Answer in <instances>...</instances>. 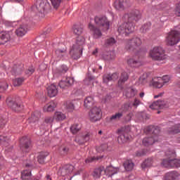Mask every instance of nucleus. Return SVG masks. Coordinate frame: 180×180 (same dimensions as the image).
Here are the masks:
<instances>
[{
    "instance_id": "f257e3e1",
    "label": "nucleus",
    "mask_w": 180,
    "mask_h": 180,
    "mask_svg": "<svg viewBox=\"0 0 180 180\" xmlns=\"http://www.w3.org/2000/svg\"><path fill=\"white\" fill-rule=\"evenodd\" d=\"M141 19V13L139 10H134L128 14H125L122 17L123 23L121 24L117 29L120 34H125L128 36L130 33L134 32L136 22Z\"/></svg>"
},
{
    "instance_id": "f03ea898",
    "label": "nucleus",
    "mask_w": 180,
    "mask_h": 180,
    "mask_svg": "<svg viewBox=\"0 0 180 180\" xmlns=\"http://www.w3.org/2000/svg\"><path fill=\"white\" fill-rule=\"evenodd\" d=\"M33 11L35 13H40L41 18L44 14L49 13L51 11V6L47 0H37L35 6L33 7Z\"/></svg>"
},
{
    "instance_id": "7ed1b4c3",
    "label": "nucleus",
    "mask_w": 180,
    "mask_h": 180,
    "mask_svg": "<svg viewBox=\"0 0 180 180\" xmlns=\"http://www.w3.org/2000/svg\"><path fill=\"white\" fill-rule=\"evenodd\" d=\"M149 56L152 58V60L155 61H161L167 58L165 51H164V49L161 46H155L150 51Z\"/></svg>"
},
{
    "instance_id": "20e7f679",
    "label": "nucleus",
    "mask_w": 180,
    "mask_h": 180,
    "mask_svg": "<svg viewBox=\"0 0 180 180\" xmlns=\"http://www.w3.org/2000/svg\"><path fill=\"white\" fill-rule=\"evenodd\" d=\"M167 43L169 46H175L178 44L180 40V32L176 30L170 31L166 37Z\"/></svg>"
},
{
    "instance_id": "39448f33",
    "label": "nucleus",
    "mask_w": 180,
    "mask_h": 180,
    "mask_svg": "<svg viewBox=\"0 0 180 180\" xmlns=\"http://www.w3.org/2000/svg\"><path fill=\"white\" fill-rule=\"evenodd\" d=\"M141 39L138 37H134L127 40L125 49L127 51H134V50L141 46Z\"/></svg>"
},
{
    "instance_id": "423d86ee",
    "label": "nucleus",
    "mask_w": 180,
    "mask_h": 180,
    "mask_svg": "<svg viewBox=\"0 0 180 180\" xmlns=\"http://www.w3.org/2000/svg\"><path fill=\"white\" fill-rule=\"evenodd\" d=\"M94 22L97 26L102 27L104 31L109 30V28L110 27V23L109 22L108 18L105 16H96L94 18Z\"/></svg>"
},
{
    "instance_id": "0eeeda50",
    "label": "nucleus",
    "mask_w": 180,
    "mask_h": 180,
    "mask_svg": "<svg viewBox=\"0 0 180 180\" xmlns=\"http://www.w3.org/2000/svg\"><path fill=\"white\" fill-rule=\"evenodd\" d=\"M20 148L22 153H29L32 148V141L27 136H23L20 140Z\"/></svg>"
},
{
    "instance_id": "6e6552de",
    "label": "nucleus",
    "mask_w": 180,
    "mask_h": 180,
    "mask_svg": "<svg viewBox=\"0 0 180 180\" xmlns=\"http://www.w3.org/2000/svg\"><path fill=\"white\" fill-rule=\"evenodd\" d=\"M162 165L165 168H179L180 160L173 158L172 159H164L162 162Z\"/></svg>"
},
{
    "instance_id": "1a4fd4ad",
    "label": "nucleus",
    "mask_w": 180,
    "mask_h": 180,
    "mask_svg": "<svg viewBox=\"0 0 180 180\" xmlns=\"http://www.w3.org/2000/svg\"><path fill=\"white\" fill-rule=\"evenodd\" d=\"M91 122H95L101 120L102 117V110L98 107H94L89 112Z\"/></svg>"
},
{
    "instance_id": "9d476101",
    "label": "nucleus",
    "mask_w": 180,
    "mask_h": 180,
    "mask_svg": "<svg viewBox=\"0 0 180 180\" xmlns=\"http://www.w3.org/2000/svg\"><path fill=\"white\" fill-rule=\"evenodd\" d=\"M6 103L8 108L14 110V112H20L23 109V105L20 101L8 99L6 100Z\"/></svg>"
},
{
    "instance_id": "9b49d317",
    "label": "nucleus",
    "mask_w": 180,
    "mask_h": 180,
    "mask_svg": "<svg viewBox=\"0 0 180 180\" xmlns=\"http://www.w3.org/2000/svg\"><path fill=\"white\" fill-rule=\"evenodd\" d=\"M119 136L117 138V141L119 144H124L127 143V141H130V134H129V131L126 129L122 131L119 130Z\"/></svg>"
},
{
    "instance_id": "f8f14e48",
    "label": "nucleus",
    "mask_w": 180,
    "mask_h": 180,
    "mask_svg": "<svg viewBox=\"0 0 180 180\" xmlns=\"http://www.w3.org/2000/svg\"><path fill=\"white\" fill-rule=\"evenodd\" d=\"M127 63L129 67H131V68H139V67H141V65L140 59H139V57L136 56L128 58Z\"/></svg>"
},
{
    "instance_id": "ddd939ff",
    "label": "nucleus",
    "mask_w": 180,
    "mask_h": 180,
    "mask_svg": "<svg viewBox=\"0 0 180 180\" xmlns=\"http://www.w3.org/2000/svg\"><path fill=\"white\" fill-rule=\"evenodd\" d=\"M168 103H167L164 100H158L150 105V108L153 110L165 109L168 108Z\"/></svg>"
},
{
    "instance_id": "4468645a",
    "label": "nucleus",
    "mask_w": 180,
    "mask_h": 180,
    "mask_svg": "<svg viewBox=\"0 0 180 180\" xmlns=\"http://www.w3.org/2000/svg\"><path fill=\"white\" fill-rule=\"evenodd\" d=\"M74 84V78L72 77H67L64 80H60L58 85L60 88L62 89H67L70 88V86H72Z\"/></svg>"
},
{
    "instance_id": "2eb2a0df",
    "label": "nucleus",
    "mask_w": 180,
    "mask_h": 180,
    "mask_svg": "<svg viewBox=\"0 0 180 180\" xmlns=\"http://www.w3.org/2000/svg\"><path fill=\"white\" fill-rule=\"evenodd\" d=\"M82 50H84V48H75L72 46L70 51L71 58L73 60H78V58H80L81 56H82Z\"/></svg>"
},
{
    "instance_id": "dca6fc26",
    "label": "nucleus",
    "mask_w": 180,
    "mask_h": 180,
    "mask_svg": "<svg viewBox=\"0 0 180 180\" xmlns=\"http://www.w3.org/2000/svg\"><path fill=\"white\" fill-rule=\"evenodd\" d=\"M91 139V134L89 133L86 134L85 135H82L80 136H76L74 141L79 144V146H84L85 143H88V141Z\"/></svg>"
},
{
    "instance_id": "f3484780",
    "label": "nucleus",
    "mask_w": 180,
    "mask_h": 180,
    "mask_svg": "<svg viewBox=\"0 0 180 180\" xmlns=\"http://www.w3.org/2000/svg\"><path fill=\"white\" fill-rule=\"evenodd\" d=\"M160 141V139H158V136H154L150 137L144 138L142 141L143 146L146 147H148V146H153L154 143H158Z\"/></svg>"
},
{
    "instance_id": "a211bd4d",
    "label": "nucleus",
    "mask_w": 180,
    "mask_h": 180,
    "mask_svg": "<svg viewBox=\"0 0 180 180\" xmlns=\"http://www.w3.org/2000/svg\"><path fill=\"white\" fill-rule=\"evenodd\" d=\"M89 27L93 34L94 39H100V37H102V31H101V29L98 27H95V25L89 24Z\"/></svg>"
},
{
    "instance_id": "6ab92c4d",
    "label": "nucleus",
    "mask_w": 180,
    "mask_h": 180,
    "mask_svg": "<svg viewBox=\"0 0 180 180\" xmlns=\"http://www.w3.org/2000/svg\"><path fill=\"white\" fill-rule=\"evenodd\" d=\"M74 171V166L72 165H65L60 169V174L62 176H67L70 175Z\"/></svg>"
},
{
    "instance_id": "aec40b11",
    "label": "nucleus",
    "mask_w": 180,
    "mask_h": 180,
    "mask_svg": "<svg viewBox=\"0 0 180 180\" xmlns=\"http://www.w3.org/2000/svg\"><path fill=\"white\" fill-rule=\"evenodd\" d=\"M11 32H0V44H6L11 40Z\"/></svg>"
},
{
    "instance_id": "412c9836",
    "label": "nucleus",
    "mask_w": 180,
    "mask_h": 180,
    "mask_svg": "<svg viewBox=\"0 0 180 180\" xmlns=\"http://www.w3.org/2000/svg\"><path fill=\"white\" fill-rule=\"evenodd\" d=\"M27 25L22 24L20 25V27L15 30V34L18 36V37H22V36H25L26 33H27Z\"/></svg>"
},
{
    "instance_id": "4be33fe9",
    "label": "nucleus",
    "mask_w": 180,
    "mask_h": 180,
    "mask_svg": "<svg viewBox=\"0 0 180 180\" xmlns=\"http://www.w3.org/2000/svg\"><path fill=\"white\" fill-rule=\"evenodd\" d=\"M152 85L155 88H162L164 86V79L161 77H155L152 79Z\"/></svg>"
},
{
    "instance_id": "5701e85b",
    "label": "nucleus",
    "mask_w": 180,
    "mask_h": 180,
    "mask_svg": "<svg viewBox=\"0 0 180 180\" xmlns=\"http://www.w3.org/2000/svg\"><path fill=\"white\" fill-rule=\"evenodd\" d=\"M127 79H129V74L126 72H122L118 80V86L123 88V84H124V82H126Z\"/></svg>"
},
{
    "instance_id": "b1692460",
    "label": "nucleus",
    "mask_w": 180,
    "mask_h": 180,
    "mask_svg": "<svg viewBox=\"0 0 180 180\" xmlns=\"http://www.w3.org/2000/svg\"><path fill=\"white\" fill-rule=\"evenodd\" d=\"M48 95L50 98H54V96H57L58 94V90L57 89V86L54 84H51L47 88Z\"/></svg>"
},
{
    "instance_id": "393cba45",
    "label": "nucleus",
    "mask_w": 180,
    "mask_h": 180,
    "mask_svg": "<svg viewBox=\"0 0 180 180\" xmlns=\"http://www.w3.org/2000/svg\"><path fill=\"white\" fill-rule=\"evenodd\" d=\"M85 44V38L82 36L77 37L76 39V43L72 46L76 49H83V46Z\"/></svg>"
},
{
    "instance_id": "a878e982",
    "label": "nucleus",
    "mask_w": 180,
    "mask_h": 180,
    "mask_svg": "<svg viewBox=\"0 0 180 180\" xmlns=\"http://www.w3.org/2000/svg\"><path fill=\"white\" fill-rule=\"evenodd\" d=\"M84 85H93L94 84H98L96 81V77L95 76H92L91 75H89L84 80Z\"/></svg>"
},
{
    "instance_id": "bb28decb",
    "label": "nucleus",
    "mask_w": 180,
    "mask_h": 180,
    "mask_svg": "<svg viewBox=\"0 0 180 180\" xmlns=\"http://www.w3.org/2000/svg\"><path fill=\"white\" fill-rule=\"evenodd\" d=\"M11 139L6 135H0V146L3 147H8Z\"/></svg>"
},
{
    "instance_id": "cd10ccee",
    "label": "nucleus",
    "mask_w": 180,
    "mask_h": 180,
    "mask_svg": "<svg viewBox=\"0 0 180 180\" xmlns=\"http://www.w3.org/2000/svg\"><path fill=\"white\" fill-rule=\"evenodd\" d=\"M41 114L39 111H34L29 118V122L30 123H36V122H39V120L40 119Z\"/></svg>"
},
{
    "instance_id": "c85d7f7f",
    "label": "nucleus",
    "mask_w": 180,
    "mask_h": 180,
    "mask_svg": "<svg viewBox=\"0 0 180 180\" xmlns=\"http://www.w3.org/2000/svg\"><path fill=\"white\" fill-rule=\"evenodd\" d=\"M146 131H148V133H151L152 131L154 136H160V133H161V130H160L159 127L151 125L146 127Z\"/></svg>"
},
{
    "instance_id": "c756f323",
    "label": "nucleus",
    "mask_w": 180,
    "mask_h": 180,
    "mask_svg": "<svg viewBox=\"0 0 180 180\" xmlns=\"http://www.w3.org/2000/svg\"><path fill=\"white\" fill-rule=\"evenodd\" d=\"M57 107V103L54 101H51V103L46 104L44 107V112H54V109Z\"/></svg>"
},
{
    "instance_id": "7c9ffc66",
    "label": "nucleus",
    "mask_w": 180,
    "mask_h": 180,
    "mask_svg": "<svg viewBox=\"0 0 180 180\" xmlns=\"http://www.w3.org/2000/svg\"><path fill=\"white\" fill-rule=\"evenodd\" d=\"M76 105H77V101L75 100L72 101H67L65 103V106L68 112H74Z\"/></svg>"
},
{
    "instance_id": "2f4dec72",
    "label": "nucleus",
    "mask_w": 180,
    "mask_h": 180,
    "mask_svg": "<svg viewBox=\"0 0 180 180\" xmlns=\"http://www.w3.org/2000/svg\"><path fill=\"white\" fill-rule=\"evenodd\" d=\"M169 134H178L180 133V124H174L167 129Z\"/></svg>"
},
{
    "instance_id": "473e14b6",
    "label": "nucleus",
    "mask_w": 180,
    "mask_h": 180,
    "mask_svg": "<svg viewBox=\"0 0 180 180\" xmlns=\"http://www.w3.org/2000/svg\"><path fill=\"white\" fill-rule=\"evenodd\" d=\"M104 172L108 176H113L115 174H117V169L112 166H108L105 169H104Z\"/></svg>"
},
{
    "instance_id": "72a5a7b5",
    "label": "nucleus",
    "mask_w": 180,
    "mask_h": 180,
    "mask_svg": "<svg viewBox=\"0 0 180 180\" xmlns=\"http://www.w3.org/2000/svg\"><path fill=\"white\" fill-rule=\"evenodd\" d=\"M178 176H179V174L176 172H170L165 174V180H175Z\"/></svg>"
},
{
    "instance_id": "f704fd0d",
    "label": "nucleus",
    "mask_w": 180,
    "mask_h": 180,
    "mask_svg": "<svg viewBox=\"0 0 180 180\" xmlns=\"http://www.w3.org/2000/svg\"><path fill=\"white\" fill-rule=\"evenodd\" d=\"M32 177V170L25 169L21 173V179L23 180H30Z\"/></svg>"
},
{
    "instance_id": "c9c22d12",
    "label": "nucleus",
    "mask_w": 180,
    "mask_h": 180,
    "mask_svg": "<svg viewBox=\"0 0 180 180\" xmlns=\"http://www.w3.org/2000/svg\"><path fill=\"white\" fill-rule=\"evenodd\" d=\"M49 156V153L47 152H41L38 155V162L39 164H45L46 162V158Z\"/></svg>"
},
{
    "instance_id": "e433bc0d",
    "label": "nucleus",
    "mask_w": 180,
    "mask_h": 180,
    "mask_svg": "<svg viewBox=\"0 0 180 180\" xmlns=\"http://www.w3.org/2000/svg\"><path fill=\"white\" fill-rule=\"evenodd\" d=\"M105 171V167H100L97 169H95L93 172V176L96 179H98V178H101V175H102V172Z\"/></svg>"
},
{
    "instance_id": "4c0bfd02",
    "label": "nucleus",
    "mask_w": 180,
    "mask_h": 180,
    "mask_svg": "<svg viewBox=\"0 0 180 180\" xmlns=\"http://www.w3.org/2000/svg\"><path fill=\"white\" fill-rule=\"evenodd\" d=\"M67 71H68V67L65 65H62L56 69V74H58V75H63V74H65Z\"/></svg>"
},
{
    "instance_id": "58836bf2",
    "label": "nucleus",
    "mask_w": 180,
    "mask_h": 180,
    "mask_svg": "<svg viewBox=\"0 0 180 180\" xmlns=\"http://www.w3.org/2000/svg\"><path fill=\"white\" fill-rule=\"evenodd\" d=\"M55 54L58 58H63L65 56H67V49H56Z\"/></svg>"
},
{
    "instance_id": "ea45409f",
    "label": "nucleus",
    "mask_w": 180,
    "mask_h": 180,
    "mask_svg": "<svg viewBox=\"0 0 180 180\" xmlns=\"http://www.w3.org/2000/svg\"><path fill=\"white\" fill-rule=\"evenodd\" d=\"M124 167L125 168L126 171H132L133 168H134V163L131 160H126L124 164Z\"/></svg>"
},
{
    "instance_id": "a19ab883",
    "label": "nucleus",
    "mask_w": 180,
    "mask_h": 180,
    "mask_svg": "<svg viewBox=\"0 0 180 180\" xmlns=\"http://www.w3.org/2000/svg\"><path fill=\"white\" fill-rule=\"evenodd\" d=\"M65 114L61 112H56L54 115V118L57 122H62V120H65L66 119Z\"/></svg>"
},
{
    "instance_id": "79ce46f5",
    "label": "nucleus",
    "mask_w": 180,
    "mask_h": 180,
    "mask_svg": "<svg viewBox=\"0 0 180 180\" xmlns=\"http://www.w3.org/2000/svg\"><path fill=\"white\" fill-rule=\"evenodd\" d=\"M72 134H77L81 130L79 124H73L70 128Z\"/></svg>"
},
{
    "instance_id": "37998d69",
    "label": "nucleus",
    "mask_w": 180,
    "mask_h": 180,
    "mask_svg": "<svg viewBox=\"0 0 180 180\" xmlns=\"http://www.w3.org/2000/svg\"><path fill=\"white\" fill-rule=\"evenodd\" d=\"M115 9L118 11L120 9H124V0H116L114 3Z\"/></svg>"
},
{
    "instance_id": "c03bdc74",
    "label": "nucleus",
    "mask_w": 180,
    "mask_h": 180,
    "mask_svg": "<svg viewBox=\"0 0 180 180\" xmlns=\"http://www.w3.org/2000/svg\"><path fill=\"white\" fill-rule=\"evenodd\" d=\"M94 105V98L91 96H88L84 100L85 108H89Z\"/></svg>"
},
{
    "instance_id": "a18cd8bd",
    "label": "nucleus",
    "mask_w": 180,
    "mask_h": 180,
    "mask_svg": "<svg viewBox=\"0 0 180 180\" xmlns=\"http://www.w3.org/2000/svg\"><path fill=\"white\" fill-rule=\"evenodd\" d=\"M153 165V160L151 158H148L141 165V167L142 169H146V168H148Z\"/></svg>"
},
{
    "instance_id": "49530a36",
    "label": "nucleus",
    "mask_w": 180,
    "mask_h": 180,
    "mask_svg": "<svg viewBox=\"0 0 180 180\" xmlns=\"http://www.w3.org/2000/svg\"><path fill=\"white\" fill-rule=\"evenodd\" d=\"M73 32L75 34L80 36V34H82V32H84V28L78 25H75L73 26Z\"/></svg>"
},
{
    "instance_id": "de8ad7c7",
    "label": "nucleus",
    "mask_w": 180,
    "mask_h": 180,
    "mask_svg": "<svg viewBox=\"0 0 180 180\" xmlns=\"http://www.w3.org/2000/svg\"><path fill=\"white\" fill-rule=\"evenodd\" d=\"M115 43H116V39H115V38L113 37H110L105 39L104 46L105 47H110L113 46V44H115Z\"/></svg>"
},
{
    "instance_id": "09e8293b",
    "label": "nucleus",
    "mask_w": 180,
    "mask_h": 180,
    "mask_svg": "<svg viewBox=\"0 0 180 180\" xmlns=\"http://www.w3.org/2000/svg\"><path fill=\"white\" fill-rule=\"evenodd\" d=\"M25 82V78L23 77H18L13 79V85L15 86H20L22 84Z\"/></svg>"
},
{
    "instance_id": "8fccbe9b",
    "label": "nucleus",
    "mask_w": 180,
    "mask_h": 180,
    "mask_svg": "<svg viewBox=\"0 0 180 180\" xmlns=\"http://www.w3.org/2000/svg\"><path fill=\"white\" fill-rule=\"evenodd\" d=\"M165 155L167 158V160H172V158H175L176 154L175 151L171 149H168L165 151Z\"/></svg>"
},
{
    "instance_id": "3c124183",
    "label": "nucleus",
    "mask_w": 180,
    "mask_h": 180,
    "mask_svg": "<svg viewBox=\"0 0 180 180\" xmlns=\"http://www.w3.org/2000/svg\"><path fill=\"white\" fill-rule=\"evenodd\" d=\"M122 117H123V112H116L115 115H112L110 117V122H112L113 120H120Z\"/></svg>"
},
{
    "instance_id": "603ef678",
    "label": "nucleus",
    "mask_w": 180,
    "mask_h": 180,
    "mask_svg": "<svg viewBox=\"0 0 180 180\" xmlns=\"http://www.w3.org/2000/svg\"><path fill=\"white\" fill-rule=\"evenodd\" d=\"M22 68L18 67L17 65H14L11 70V74L12 75H20V74H22Z\"/></svg>"
},
{
    "instance_id": "864d4df0",
    "label": "nucleus",
    "mask_w": 180,
    "mask_h": 180,
    "mask_svg": "<svg viewBox=\"0 0 180 180\" xmlns=\"http://www.w3.org/2000/svg\"><path fill=\"white\" fill-rule=\"evenodd\" d=\"M149 29H151V22H146L141 27L140 30L141 33H147Z\"/></svg>"
},
{
    "instance_id": "5fc2aeb1",
    "label": "nucleus",
    "mask_w": 180,
    "mask_h": 180,
    "mask_svg": "<svg viewBox=\"0 0 180 180\" xmlns=\"http://www.w3.org/2000/svg\"><path fill=\"white\" fill-rule=\"evenodd\" d=\"M63 0H51V4L53 8V9H58L60 8V5H61V1Z\"/></svg>"
},
{
    "instance_id": "6e6d98bb",
    "label": "nucleus",
    "mask_w": 180,
    "mask_h": 180,
    "mask_svg": "<svg viewBox=\"0 0 180 180\" xmlns=\"http://www.w3.org/2000/svg\"><path fill=\"white\" fill-rule=\"evenodd\" d=\"M53 122H54V117L47 116L44 118V124H47V126H51V124H53Z\"/></svg>"
},
{
    "instance_id": "4d7b16f0",
    "label": "nucleus",
    "mask_w": 180,
    "mask_h": 180,
    "mask_svg": "<svg viewBox=\"0 0 180 180\" xmlns=\"http://www.w3.org/2000/svg\"><path fill=\"white\" fill-rule=\"evenodd\" d=\"M101 158H103V156L89 158L85 160V163L91 164V162H94V161H98V160H101Z\"/></svg>"
},
{
    "instance_id": "13d9d810",
    "label": "nucleus",
    "mask_w": 180,
    "mask_h": 180,
    "mask_svg": "<svg viewBox=\"0 0 180 180\" xmlns=\"http://www.w3.org/2000/svg\"><path fill=\"white\" fill-rule=\"evenodd\" d=\"M102 57L103 60H107L109 61V60H113V56H112V52L108 51L105 52L103 55Z\"/></svg>"
},
{
    "instance_id": "bf43d9fd",
    "label": "nucleus",
    "mask_w": 180,
    "mask_h": 180,
    "mask_svg": "<svg viewBox=\"0 0 180 180\" xmlns=\"http://www.w3.org/2000/svg\"><path fill=\"white\" fill-rule=\"evenodd\" d=\"M137 94V90L134 89H129L126 94L127 98H133L134 96H136Z\"/></svg>"
},
{
    "instance_id": "052dcab7",
    "label": "nucleus",
    "mask_w": 180,
    "mask_h": 180,
    "mask_svg": "<svg viewBox=\"0 0 180 180\" xmlns=\"http://www.w3.org/2000/svg\"><path fill=\"white\" fill-rule=\"evenodd\" d=\"M129 109H130V105H129V103H124L120 108V111L123 115L124 113H126L127 112H128Z\"/></svg>"
},
{
    "instance_id": "680f3d73",
    "label": "nucleus",
    "mask_w": 180,
    "mask_h": 180,
    "mask_svg": "<svg viewBox=\"0 0 180 180\" xmlns=\"http://www.w3.org/2000/svg\"><path fill=\"white\" fill-rule=\"evenodd\" d=\"M106 150H108V145L106 143L101 144L96 148L97 153H103V151H106Z\"/></svg>"
},
{
    "instance_id": "e2e57ef3",
    "label": "nucleus",
    "mask_w": 180,
    "mask_h": 180,
    "mask_svg": "<svg viewBox=\"0 0 180 180\" xmlns=\"http://www.w3.org/2000/svg\"><path fill=\"white\" fill-rule=\"evenodd\" d=\"M110 81H112V77L110 76V74H107V75H104L103 76V82L104 84H109V82H110Z\"/></svg>"
},
{
    "instance_id": "0e129e2a",
    "label": "nucleus",
    "mask_w": 180,
    "mask_h": 180,
    "mask_svg": "<svg viewBox=\"0 0 180 180\" xmlns=\"http://www.w3.org/2000/svg\"><path fill=\"white\" fill-rule=\"evenodd\" d=\"M174 15L178 18H180V1L176 4L174 8Z\"/></svg>"
},
{
    "instance_id": "69168bd1",
    "label": "nucleus",
    "mask_w": 180,
    "mask_h": 180,
    "mask_svg": "<svg viewBox=\"0 0 180 180\" xmlns=\"http://www.w3.org/2000/svg\"><path fill=\"white\" fill-rule=\"evenodd\" d=\"M147 151L145 149H141L136 152L135 155L136 157H143L146 155Z\"/></svg>"
},
{
    "instance_id": "338daca9",
    "label": "nucleus",
    "mask_w": 180,
    "mask_h": 180,
    "mask_svg": "<svg viewBox=\"0 0 180 180\" xmlns=\"http://www.w3.org/2000/svg\"><path fill=\"white\" fill-rule=\"evenodd\" d=\"M9 86V85L8 84V83H2L0 85V91H1V92H4V91H6V89Z\"/></svg>"
},
{
    "instance_id": "774afa93",
    "label": "nucleus",
    "mask_w": 180,
    "mask_h": 180,
    "mask_svg": "<svg viewBox=\"0 0 180 180\" xmlns=\"http://www.w3.org/2000/svg\"><path fill=\"white\" fill-rule=\"evenodd\" d=\"M34 72V68L30 67L27 70H25L26 75H32Z\"/></svg>"
}]
</instances>
